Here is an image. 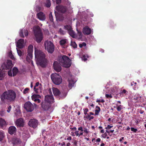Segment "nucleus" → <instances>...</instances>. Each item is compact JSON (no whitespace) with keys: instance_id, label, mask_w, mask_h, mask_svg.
Wrapping results in <instances>:
<instances>
[{"instance_id":"f257e3e1","label":"nucleus","mask_w":146,"mask_h":146,"mask_svg":"<svg viewBox=\"0 0 146 146\" xmlns=\"http://www.w3.org/2000/svg\"><path fill=\"white\" fill-rule=\"evenodd\" d=\"M59 63L57 61H55L53 64L54 69L57 72H60L62 70L61 66L63 67L68 68L71 64V61L68 57L65 55H63L60 57L58 59Z\"/></svg>"},{"instance_id":"f03ea898","label":"nucleus","mask_w":146,"mask_h":146,"mask_svg":"<svg viewBox=\"0 0 146 146\" xmlns=\"http://www.w3.org/2000/svg\"><path fill=\"white\" fill-rule=\"evenodd\" d=\"M35 55L37 64L42 68L46 67L47 60L45 58L44 53L40 50L35 49Z\"/></svg>"},{"instance_id":"7ed1b4c3","label":"nucleus","mask_w":146,"mask_h":146,"mask_svg":"<svg viewBox=\"0 0 146 146\" xmlns=\"http://www.w3.org/2000/svg\"><path fill=\"white\" fill-rule=\"evenodd\" d=\"M16 97V94L13 90H9L7 92H4L0 96V98L2 102L6 99L10 102L14 101Z\"/></svg>"},{"instance_id":"20e7f679","label":"nucleus","mask_w":146,"mask_h":146,"mask_svg":"<svg viewBox=\"0 0 146 146\" xmlns=\"http://www.w3.org/2000/svg\"><path fill=\"white\" fill-rule=\"evenodd\" d=\"M34 32L35 36L36 41L39 43L41 42L43 39V35L40 28L37 26L34 29Z\"/></svg>"},{"instance_id":"39448f33","label":"nucleus","mask_w":146,"mask_h":146,"mask_svg":"<svg viewBox=\"0 0 146 146\" xmlns=\"http://www.w3.org/2000/svg\"><path fill=\"white\" fill-rule=\"evenodd\" d=\"M51 78L52 82L56 85H59L62 82V80L61 76L56 73L52 74L51 75Z\"/></svg>"},{"instance_id":"423d86ee","label":"nucleus","mask_w":146,"mask_h":146,"mask_svg":"<svg viewBox=\"0 0 146 146\" xmlns=\"http://www.w3.org/2000/svg\"><path fill=\"white\" fill-rule=\"evenodd\" d=\"M45 48L49 53H52L54 50V46L53 44L50 41H46L44 42Z\"/></svg>"},{"instance_id":"0eeeda50","label":"nucleus","mask_w":146,"mask_h":146,"mask_svg":"<svg viewBox=\"0 0 146 146\" xmlns=\"http://www.w3.org/2000/svg\"><path fill=\"white\" fill-rule=\"evenodd\" d=\"M24 108L28 112H31L34 109L33 105L29 101L26 102L24 104Z\"/></svg>"},{"instance_id":"6e6552de","label":"nucleus","mask_w":146,"mask_h":146,"mask_svg":"<svg viewBox=\"0 0 146 146\" xmlns=\"http://www.w3.org/2000/svg\"><path fill=\"white\" fill-rule=\"evenodd\" d=\"M33 46L32 45H29L28 48V54L27 55L26 60L27 61L30 60L33 58Z\"/></svg>"},{"instance_id":"1a4fd4ad","label":"nucleus","mask_w":146,"mask_h":146,"mask_svg":"<svg viewBox=\"0 0 146 146\" xmlns=\"http://www.w3.org/2000/svg\"><path fill=\"white\" fill-rule=\"evenodd\" d=\"M12 61L8 60L6 64L2 65V68L4 69L10 70L11 69L12 67Z\"/></svg>"},{"instance_id":"9d476101","label":"nucleus","mask_w":146,"mask_h":146,"mask_svg":"<svg viewBox=\"0 0 146 146\" xmlns=\"http://www.w3.org/2000/svg\"><path fill=\"white\" fill-rule=\"evenodd\" d=\"M56 9L59 12L64 13H65L67 10V7L66 6L59 5L56 6Z\"/></svg>"},{"instance_id":"9b49d317","label":"nucleus","mask_w":146,"mask_h":146,"mask_svg":"<svg viewBox=\"0 0 146 146\" xmlns=\"http://www.w3.org/2000/svg\"><path fill=\"white\" fill-rule=\"evenodd\" d=\"M41 98L40 95L37 94H34L31 96L32 100L35 102L39 103L41 102L40 99Z\"/></svg>"},{"instance_id":"f8f14e48","label":"nucleus","mask_w":146,"mask_h":146,"mask_svg":"<svg viewBox=\"0 0 146 146\" xmlns=\"http://www.w3.org/2000/svg\"><path fill=\"white\" fill-rule=\"evenodd\" d=\"M28 124L31 127L35 128L37 126L38 121L36 119H31L29 121Z\"/></svg>"},{"instance_id":"ddd939ff","label":"nucleus","mask_w":146,"mask_h":146,"mask_svg":"<svg viewBox=\"0 0 146 146\" xmlns=\"http://www.w3.org/2000/svg\"><path fill=\"white\" fill-rule=\"evenodd\" d=\"M45 101L51 104L53 103L54 100L52 95H48L45 96L44 100Z\"/></svg>"},{"instance_id":"4468645a","label":"nucleus","mask_w":146,"mask_h":146,"mask_svg":"<svg viewBox=\"0 0 146 146\" xmlns=\"http://www.w3.org/2000/svg\"><path fill=\"white\" fill-rule=\"evenodd\" d=\"M50 104L44 101L41 103V107L44 110H48L50 107Z\"/></svg>"},{"instance_id":"2eb2a0df","label":"nucleus","mask_w":146,"mask_h":146,"mask_svg":"<svg viewBox=\"0 0 146 146\" xmlns=\"http://www.w3.org/2000/svg\"><path fill=\"white\" fill-rule=\"evenodd\" d=\"M15 123L17 127H23L24 125L23 119L21 118L17 119Z\"/></svg>"},{"instance_id":"dca6fc26","label":"nucleus","mask_w":146,"mask_h":146,"mask_svg":"<svg viewBox=\"0 0 146 146\" xmlns=\"http://www.w3.org/2000/svg\"><path fill=\"white\" fill-rule=\"evenodd\" d=\"M91 29L88 26H86L83 28L82 32L85 35H89L91 33Z\"/></svg>"},{"instance_id":"f3484780","label":"nucleus","mask_w":146,"mask_h":146,"mask_svg":"<svg viewBox=\"0 0 146 146\" xmlns=\"http://www.w3.org/2000/svg\"><path fill=\"white\" fill-rule=\"evenodd\" d=\"M24 40L23 39H20L18 40L17 43V47L19 48H21L24 47Z\"/></svg>"},{"instance_id":"a211bd4d","label":"nucleus","mask_w":146,"mask_h":146,"mask_svg":"<svg viewBox=\"0 0 146 146\" xmlns=\"http://www.w3.org/2000/svg\"><path fill=\"white\" fill-rule=\"evenodd\" d=\"M7 125L5 119L0 117V128L5 129Z\"/></svg>"},{"instance_id":"6ab92c4d","label":"nucleus","mask_w":146,"mask_h":146,"mask_svg":"<svg viewBox=\"0 0 146 146\" xmlns=\"http://www.w3.org/2000/svg\"><path fill=\"white\" fill-rule=\"evenodd\" d=\"M23 33H24L26 36H27L28 35V30L24 29H22L20 31L19 33V35L21 37L24 38V37Z\"/></svg>"},{"instance_id":"aec40b11","label":"nucleus","mask_w":146,"mask_h":146,"mask_svg":"<svg viewBox=\"0 0 146 146\" xmlns=\"http://www.w3.org/2000/svg\"><path fill=\"white\" fill-rule=\"evenodd\" d=\"M16 128L14 126H11L8 129V133L11 135L14 134L16 132Z\"/></svg>"},{"instance_id":"412c9836","label":"nucleus","mask_w":146,"mask_h":146,"mask_svg":"<svg viewBox=\"0 0 146 146\" xmlns=\"http://www.w3.org/2000/svg\"><path fill=\"white\" fill-rule=\"evenodd\" d=\"M37 16L38 18L40 20L43 21L45 19V15L43 13L41 12L38 13Z\"/></svg>"},{"instance_id":"4be33fe9","label":"nucleus","mask_w":146,"mask_h":146,"mask_svg":"<svg viewBox=\"0 0 146 146\" xmlns=\"http://www.w3.org/2000/svg\"><path fill=\"white\" fill-rule=\"evenodd\" d=\"M53 93L55 96L61 95V93L59 90L56 88H52Z\"/></svg>"},{"instance_id":"5701e85b","label":"nucleus","mask_w":146,"mask_h":146,"mask_svg":"<svg viewBox=\"0 0 146 146\" xmlns=\"http://www.w3.org/2000/svg\"><path fill=\"white\" fill-rule=\"evenodd\" d=\"M68 87L70 89L72 88V87L74 86V81L72 80H68Z\"/></svg>"},{"instance_id":"b1692460","label":"nucleus","mask_w":146,"mask_h":146,"mask_svg":"<svg viewBox=\"0 0 146 146\" xmlns=\"http://www.w3.org/2000/svg\"><path fill=\"white\" fill-rule=\"evenodd\" d=\"M56 18L59 21H62L64 19L63 15L62 14H58V15H55Z\"/></svg>"},{"instance_id":"393cba45","label":"nucleus","mask_w":146,"mask_h":146,"mask_svg":"<svg viewBox=\"0 0 146 146\" xmlns=\"http://www.w3.org/2000/svg\"><path fill=\"white\" fill-rule=\"evenodd\" d=\"M20 140L19 138H14L13 140V143L14 145H16L20 143Z\"/></svg>"},{"instance_id":"a878e982","label":"nucleus","mask_w":146,"mask_h":146,"mask_svg":"<svg viewBox=\"0 0 146 146\" xmlns=\"http://www.w3.org/2000/svg\"><path fill=\"white\" fill-rule=\"evenodd\" d=\"M5 75V74L4 71L0 70V80H3Z\"/></svg>"},{"instance_id":"bb28decb","label":"nucleus","mask_w":146,"mask_h":146,"mask_svg":"<svg viewBox=\"0 0 146 146\" xmlns=\"http://www.w3.org/2000/svg\"><path fill=\"white\" fill-rule=\"evenodd\" d=\"M96 109L95 110V113L94 115H98L100 111V108L99 106H96Z\"/></svg>"},{"instance_id":"cd10ccee","label":"nucleus","mask_w":146,"mask_h":146,"mask_svg":"<svg viewBox=\"0 0 146 146\" xmlns=\"http://www.w3.org/2000/svg\"><path fill=\"white\" fill-rule=\"evenodd\" d=\"M18 68L16 67H14L12 70L13 76L16 75L17 74L18 72Z\"/></svg>"},{"instance_id":"c85d7f7f","label":"nucleus","mask_w":146,"mask_h":146,"mask_svg":"<svg viewBox=\"0 0 146 146\" xmlns=\"http://www.w3.org/2000/svg\"><path fill=\"white\" fill-rule=\"evenodd\" d=\"M69 35L73 38H75V34L72 29L68 32Z\"/></svg>"},{"instance_id":"c756f323","label":"nucleus","mask_w":146,"mask_h":146,"mask_svg":"<svg viewBox=\"0 0 146 146\" xmlns=\"http://www.w3.org/2000/svg\"><path fill=\"white\" fill-rule=\"evenodd\" d=\"M67 41L66 39H62L60 41L59 43L61 46H63L66 43Z\"/></svg>"},{"instance_id":"7c9ffc66","label":"nucleus","mask_w":146,"mask_h":146,"mask_svg":"<svg viewBox=\"0 0 146 146\" xmlns=\"http://www.w3.org/2000/svg\"><path fill=\"white\" fill-rule=\"evenodd\" d=\"M45 6L49 8L51 6V2L50 0H46L45 3Z\"/></svg>"},{"instance_id":"2f4dec72","label":"nucleus","mask_w":146,"mask_h":146,"mask_svg":"<svg viewBox=\"0 0 146 146\" xmlns=\"http://www.w3.org/2000/svg\"><path fill=\"white\" fill-rule=\"evenodd\" d=\"M78 130L81 131L80 133L79 134L78 136L80 137L81 135H82L83 133V127L82 126H80L78 128Z\"/></svg>"},{"instance_id":"473e14b6","label":"nucleus","mask_w":146,"mask_h":146,"mask_svg":"<svg viewBox=\"0 0 146 146\" xmlns=\"http://www.w3.org/2000/svg\"><path fill=\"white\" fill-rule=\"evenodd\" d=\"M5 137L4 132L2 131H0V141H2Z\"/></svg>"},{"instance_id":"72a5a7b5","label":"nucleus","mask_w":146,"mask_h":146,"mask_svg":"<svg viewBox=\"0 0 146 146\" xmlns=\"http://www.w3.org/2000/svg\"><path fill=\"white\" fill-rule=\"evenodd\" d=\"M70 45L74 48H76L77 47V45L75 42L71 41Z\"/></svg>"},{"instance_id":"f704fd0d","label":"nucleus","mask_w":146,"mask_h":146,"mask_svg":"<svg viewBox=\"0 0 146 146\" xmlns=\"http://www.w3.org/2000/svg\"><path fill=\"white\" fill-rule=\"evenodd\" d=\"M64 28L66 30H67L68 32L72 29V28L71 26L68 25L64 26Z\"/></svg>"},{"instance_id":"c9c22d12","label":"nucleus","mask_w":146,"mask_h":146,"mask_svg":"<svg viewBox=\"0 0 146 146\" xmlns=\"http://www.w3.org/2000/svg\"><path fill=\"white\" fill-rule=\"evenodd\" d=\"M49 19L50 21L52 22H53V17L52 16V13L50 12L49 15Z\"/></svg>"},{"instance_id":"e433bc0d","label":"nucleus","mask_w":146,"mask_h":146,"mask_svg":"<svg viewBox=\"0 0 146 146\" xmlns=\"http://www.w3.org/2000/svg\"><path fill=\"white\" fill-rule=\"evenodd\" d=\"M9 56L10 58L11 59L14 60L15 59V58L14 56L12 54L11 51L9 52Z\"/></svg>"},{"instance_id":"4c0bfd02","label":"nucleus","mask_w":146,"mask_h":146,"mask_svg":"<svg viewBox=\"0 0 146 146\" xmlns=\"http://www.w3.org/2000/svg\"><path fill=\"white\" fill-rule=\"evenodd\" d=\"M34 90L35 93L36 94L39 93V92H41L40 88V89H38V88L35 87V89H34Z\"/></svg>"},{"instance_id":"58836bf2","label":"nucleus","mask_w":146,"mask_h":146,"mask_svg":"<svg viewBox=\"0 0 146 146\" xmlns=\"http://www.w3.org/2000/svg\"><path fill=\"white\" fill-rule=\"evenodd\" d=\"M59 32L60 34L62 35H64L65 34V32L61 28H60L59 30Z\"/></svg>"},{"instance_id":"ea45409f","label":"nucleus","mask_w":146,"mask_h":146,"mask_svg":"<svg viewBox=\"0 0 146 146\" xmlns=\"http://www.w3.org/2000/svg\"><path fill=\"white\" fill-rule=\"evenodd\" d=\"M122 106L120 105H119V106H117L116 107V109L118 111H120L122 109Z\"/></svg>"},{"instance_id":"a19ab883","label":"nucleus","mask_w":146,"mask_h":146,"mask_svg":"<svg viewBox=\"0 0 146 146\" xmlns=\"http://www.w3.org/2000/svg\"><path fill=\"white\" fill-rule=\"evenodd\" d=\"M84 133H85L87 134L89 133V131L87 129L86 127H84L83 128Z\"/></svg>"},{"instance_id":"79ce46f5","label":"nucleus","mask_w":146,"mask_h":146,"mask_svg":"<svg viewBox=\"0 0 146 146\" xmlns=\"http://www.w3.org/2000/svg\"><path fill=\"white\" fill-rule=\"evenodd\" d=\"M17 53H18V55L20 57L22 55V51L20 50H18L17 49Z\"/></svg>"},{"instance_id":"37998d69","label":"nucleus","mask_w":146,"mask_h":146,"mask_svg":"<svg viewBox=\"0 0 146 146\" xmlns=\"http://www.w3.org/2000/svg\"><path fill=\"white\" fill-rule=\"evenodd\" d=\"M86 46V44L84 42H82V44H80L79 45L80 48H82L83 46Z\"/></svg>"},{"instance_id":"c03bdc74","label":"nucleus","mask_w":146,"mask_h":146,"mask_svg":"<svg viewBox=\"0 0 146 146\" xmlns=\"http://www.w3.org/2000/svg\"><path fill=\"white\" fill-rule=\"evenodd\" d=\"M83 110L84 111V114L85 115H86L87 114V112H88L89 110L88 108H84L83 109Z\"/></svg>"},{"instance_id":"a18cd8bd","label":"nucleus","mask_w":146,"mask_h":146,"mask_svg":"<svg viewBox=\"0 0 146 146\" xmlns=\"http://www.w3.org/2000/svg\"><path fill=\"white\" fill-rule=\"evenodd\" d=\"M121 94H126L127 93H128V92L126 91V90L125 89H123V90H122L121 92H120Z\"/></svg>"},{"instance_id":"49530a36","label":"nucleus","mask_w":146,"mask_h":146,"mask_svg":"<svg viewBox=\"0 0 146 146\" xmlns=\"http://www.w3.org/2000/svg\"><path fill=\"white\" fill-rule=\"evenodd\" d=\"M29 90V89L28 88H25L24 90L23 91V94H26L28 92V91Z\"/></svg>"},{"instance_id":"de8ad7c7","label":"nucleus","mask_w":146,"mask_h":146,"mask_svg":"<svg viewBox=\"0 0 146 146\" xmlns=\"http://www.w3.org/2000/svg\"><path fill=\"white\" fill-rule=\"evenodd\" d=\"M90 115L88 113L86 115L84 116V118H86V119H88L89 120V118H90Z\"/></svg>"},{"instance_id":"09e8293b","label":"nucleus","mask_w":146,"mask_h":146,"mask_svg":"<svg viewBox=\"0 0 146 146\" xmlns=\"http://www.w3.org/2000/svg\"><path fill=\"white\" fill-rule=\"evenodd\" d=\"M105 96L107 98H111L112 97V96L111 94H106Z\"/></svg>"},{"instance_id":"8fccbe9b","label":"nucleus","mask_w":146,"mask_h":146,"mask_svg":"<svg viewBox=\"0 0 146 146\" xmlns=\"http://www.w3.org/2000/svg\"><path fill=\"white\" fill-rule=\"evenodd\" d=\"M137 83L136 82H134L133 81L131 82V86H133V87H135L136 85H137Z\"/></svg>"},{"instance_id":"3c124183","label":"nucleus","mask_w":146,"mask_h":146,"mask_svg":"<svg viewBox=\"0 0 146 146\" xmlns=\"http://www.w3.org/2000/svg\"><path fill=\"white\" fill-rule=\"evenodd\" d=\"M8 74L9 76H12V73L11 69H10L8 71Z\"/></svg>"},{"instance_id":"603ef678","label":"nucleus","mask_w":146,"mask_h":146,"mask_svg":"<svg viewBox=\"0 0 146 146\" xmlns=\"http://www.w3.org/2000/svg\"><path fill=\"white\" fill-rule=\"evenodd\" d=\"M131 130L132 131L134 132H136L137 131V129L136 128H135L133 127H131Z\"/></svg>"},{"instance_id":"864d4df0","label":"nucleus","mask_w":146,"mask_h":146,"mask_svg":"<svg viewBox=\"0 0 146 146\" xmlns=\"http://www.w3.org/2000/svg\"><path fill=\"white\" fill-rule=\"evenodd\" d=\"M82 60L84 61H86L87 60V58L85 55H83L82 58Z\"/></svg>"},{"instance_id":"5fc2aeb1","label":"nucleus","mask_w":146,"mask_h":146,"mask_svg":"<svg viewBox=\"0 0 146 146\" xmlns=\"http://www.w3.org/2000/svg\"><path fill=\"white\" fill-rule=\"evenodd\" d=\"M107 135L106 133L105 132V133L102 134V136L104 138H106Z\"/></svg>"},{"instance_id":"6e6d98bb","label":"nucleus","mask_w":146,"mask_h":146,"mask_svg":"<svg viewBox=\"0 0 146 146\" xmlns=\"http://www.w3.org/2000/svg\"><path fill=\"white\" fill-rule=\"evenodd\" d=\"M113 127L112 126H111L110 125H107V127H105V129H110L111 128H112Z\"/></svg>"},{"instance_id":"4d7b16f0","label":"nucleus","mask_w":146,"mask_h":146,"mask_svg":"<svg viewBox=\"0 0 146 146\" xmlns=\"http://www.w3.org/2000/svg\"><path fill=\"white\" fill-rule=\"evenodd\" d=\"M11 106L10 105L9 106L8 108V109L7 110V111L8 113H9L11 110Z\"/></svg>"},{"instance_id":"13d9d810","label":"nucleus","mask_w":146,"mask_h":146,"mask_svg":"<svg viewBox=\"0 0 146 146\" xmlns=\"http://www.w3.org/2000/svg\"><path fill=\"white\" fill-rule=\"evenodd\" d=\"M79 130H76L74 133L76 134V136H79Z\"/></svg>"},{"instance_id":"bf43d9fd","label":"nucleus","mask_w":146,"mask_h":146,"mask_svg":"<svg viewBox=\"0 0 146 146\" xmlns=\"http://www.w3.org/2000/svg\"><path fill=\"white\" fill-rule=\"evenodd\" d=\"M39 82H37L35 84V85L34 86V89H35V87H38V86L39 85Z\"/></svg>"},{"instance_id":"052dcab7","label":"nucleus","mask_w":146,"mask_h":146,"mask_svg":"<svg viewBox=\"0 0 146 146\" xmlns=\"http://www.w3.org/2000/svg\"><path fill=\"white\" fill-rule=\"evenodd\" d=\"M138 97H137V95H135L134 99V100H138Z\"/></svg>"},{"instance_id":"680f3d73","label":"nucleus","mask_w":146,"mask_h":146,"mask_svg":"<svg viewBox=\"0 0 146 146\" xmlns=\"http://www.w3.org/2000/svg\"><path fill=\"white\" fill-rule=\"evenodd\" d=\"M72 137L71 136H69L67 138V140L71 141L72 140Z\"/></svg>"},{"instance_id":"e2e57ef3","label":"nucleus","mask_w":146,"mask_h":146,"mask_svg":"<svg viewBox=\"0 0 146 146\" xmlns=\"http://www.w3.org/2000/svg\"><path fill=\"white\" fill-rule=\"evenodd\" d=\"M78 35H79V36H82V32H81L78 31Z\"/></svg>"},{"instance_id":"0e129e2a","label":"nucleus","mask_w":146,"mask_h":146,"mask_svg":"<svg viewBox=\"0 0 146 146\" xmlns=\"http://www.w3.org/2000/svg\"><path fill=\"white\" fill-rule=\"evenodd\" d=\"M56 3L58 4H59L61 2V0H56Z\"/></svg>"},{"instance_id":"69168bd1","label":"nucleus","mask_w":146,"mask_h":146,"mask_svg":"<svg viewBox=\"0 0 146 146\" xmlns=\"http://www.w3.org/2000/svg\"><path fill=\"white\" fill-rule=\"evenodd\" d=\"M77 141H75L74 142V144L75 145V146H77Z\"/></svg>"},{"instance_id":"338daca9","label":"nucleus","mask_w":146,"mask_h":146,"mask_svg":"<svg viewBox=\"0 0 146 146\" xmlns=\"http://www.w3.org/2000/svg\"><path fill=\"white\" fill-rule=\"evenodd\" d=\"M144 111L143 110H141L139 111V113L141 114H143L144 113Z\"/></svg>"},{"instance_id":"774afa93","label":"nucleus","mask_w":146,"mask_h":146,"mask_svg":"<svg viewBox=\"0 0 146 146\" xmlns=\"http://www.w3.org/2000/svg\"><path fill=\"white\" fill-rule=\"evenodd\" d=\"M101 141V139L100 138H98L96 139V141L98 142H100Z\"/></svg>"}]
</instances>
